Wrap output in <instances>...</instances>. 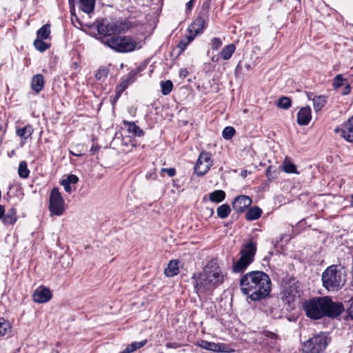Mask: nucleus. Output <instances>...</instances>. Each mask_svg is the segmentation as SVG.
I'll return each mask as SVG.
<instances>
[{
  "instance_id": "4c0bfd02",
  "label": "nucleus",
  "mask_w": 353,
  "mask_h": 353,
  "mask_svg": "<svg viewBox=\"0 0 353 353\" xmlns=\"http://www.w3.org/2000/svg\"><path fill=\"white\" fill-rule=\"evenodd\" d=\"M235 134V130L233 127H225L223 132L222 135L225 139H230Z\"/></svg>"
},
{
  "instance_id": "f03ea898",
  "label": "nucleus",
  "mask_w": 353,
  "mask_h": 353,
  "mask_svg": "<svg viewBox=\"0 0 353 353\" xmlns=\"http://www.w3.org/2000/svg\"><path fill=\"white\" fill-rule=\"evenodd\" d=\"M303 307L306 316L314 320L325 316L336 317L343 310L341 303L332 301L329 296L312 298L305 301Z\"/></svg>"
},
{
  "instance_id": "a19ab883",
  "label": "nucleus",
  "mask_w": 353,
  "mask_h": 353,
  "mask_svg": "<svg viewBox=\"0 0 353 353\" xmlns=\"http://www.w3.org/2000/svg\"><path fill=\"white\" fill-rule=\"evenodd\" d=\"M108 74V72L105 69H100L97 71L95 74V77L98 80H102Z\"/></svg>"
},
{
  "instance_id": "72a5a7b5",
  "label": "nucleus",
  "mask_w": 353,
  "mask_h": 353,
  "mask_svg": "<svg viewBox=\"0 0 353 353\" xmlns=\"http://www.w3.org/2000/svg\"><path fill=\"white\" fill-rule=\"evenodd\" d=\"M161 92L163 95H168L173 88V83L170 80L161 82Z\"/></svg>"
},
{
  "instance_id": "e433bc0d",
  "label": "nucleus",
  "mask_w": 353,
  "mask_h": 353,
  "mask_svg": "<svg viewBox=\"0 0 353 353\" xmlns=\"http://www.w3.org/2000/svg\"><path fill=\"white\" fill-rule=\"evenodd\" d=\"M43 40V39H37L34 41L35 48L41 52L46 51L49 48V45Z\"/></svg>"
},
{
  "instance_id": "5701e85b",
  "label": "nucleus",
  "mask_w": 353,
  "mask_h": 353,
  "mask_svg": "<svg viewBox=\"0 0 353 353\" xmlns=\"http://www.w3.org/2000/svg\"><path fill=\"white\" fill-rule=\"evenodd\" d=\"M95 0H79L80 9L87 14H90L93 12Z\"/></svg>"
},
{
  "instance_id": "6e6552de",
  "label": "nucleus",
  "mask_w": 353,
  "mask_h": 353,
  "mask_svg": "<svg viewBox=\"0 0 353 353\" xmlns=\"http://www.w3.org/2000/svg\"><path fill=\"white\" fill-rule=\"evenodd\" d=\"M97 29L99 37H96V39L101 42L103 37L110 38V37L121 32L118 22L108 19H102L97 21Z\"/></svg>"
},
{
  "instance_id": "a18cd8bd",
  "label": "nucleus",
  "mask_w": 353,
  "mask_h": 353,
  "mask_svg": "<svg viewBox=\"0 0 353 353\" xmlns=\"http://www.w3.org/2000/svg\"><path fill=\"white\" fill-rule=\"evenodd\" d=\"M194 5V0H190L186 3V10H191L192 8H193Z\"/></svg>"
},
{
  "instance_id": "8fccbe9b",
  "label": "nucleus",
  "mask_w": 353,
  "mask_h": 353,
  "mask_svg": "<svg viewBox=\"0 0 353 353\" xmlns=\"http://www.w3.org/2000/svg\"><path fill=\"white\" fill-rule=\"evenodd\" d=\"M219 57H220V56H219V55H217V56L214 55V56H213V57H212V59H212V61H213V62H217V61L219 60Z\"/></svg>"
},
{
  "instance_id": "37998d69",
  "label": "nucleus",
  "mask_w": 353,
  "mask_h": 353,
  "mask_svg": "<svg viewBox=\"0 0 353 353\" xmlns=\"http://www.w3.org/2000/svg\"><path fill=\"white\" fill-rule=\"evenodd\" d=\"M161 172H165L169 176L172 177L176 174V170L174 168H161Z\"/></svg>"
},
{
  "instance_id": "a211bd4d",
  "label": "nucleus",
  "mask_w": 353,
  "mask_h": 353,
  "mask_svg": "<svg viewBox=\"0 0 353 353\" xmlns=\"http://www.w3.org/2000/svg\"><path fill=\"white\" fill-rule=\"evenodd\" d=\"M11 334L12 325L10 322L4 318H0V336L8 338Z\"/></svg>"
},
{
  "instance_id": "ea45409f",
  "label": "nucleus",
  "mask_w": 353,
  "mask_h": 353,
  "mask_svg": "<svg viewBox=\"0 0 353 353\" xmlns=\"http://www.w3.org/2000/svg\"><path fill=\"white\" fill-rule=\"evenodd\" d=\"M343 78L341 74H338L334 79L333 85L335 88H338L343 85Z\"/></svg>"
},
{
  "instance_id": "09e8293b",
  "label": "nucleus",
  "mask_w": 353,
  "mask_h": 353,
  "mask_svg": "<svg viewBox=\"0 0 353 353\" xmlns=\"http://www.w3.org/2000/svg\"><path fill=\"white\" fill-rule=\"evenodd\" d=\"M5 214V210L3 206L0 205V219L3 221Z\"/></svg>"
},
{
  "instance_id": "cd10ccee",
  "label": "nucleus",
  "mask_w": 353,
  "mask_h": 353,
  "mask_svg": "<svg viewBox=\"0 0 353 353\" xmlns=\"http://www.w3.org/2000/svg\"><path fill=\"white\" fill-rule=\"evenodd\" d=\"M225 198V193L223 190H215L209 194V199L214 203H220Z\"/></svg>"
},
{
  "instance_id": "f3484780",
  "label": "nucleus",
  "mask_w": 353,
  "mask_h": 353,
  "mask_svg": "<svg viewBox=\"0 0 353 353\" xmlns=\"http://www.w3.org/2000/svg\"><path fill=\"white\" fill-rule=\"evenodd\" d=\"M205 28V20L203 17H198L191 24L189 29L192 35H196L201 33Z\"/></svg>"
},
{
  "instance_id": "6e6d98bb",
  "label": "nucleus",
  "mask_w": 353,
  "mask_h": 353,
  "mask_svg": "<svg viewBox=\"0 0 353 353\" xmlns=\"http://www.w3.org/2000/svg\"><path fill=\"white\" fill-rule=\"evenodd\" d=\"M185 72H186V70H184V72L183 70L181 71V75L183 74V76H185Z\"/></svg>"
},
{
  "instance_id": "39448f33",
  "label": "nucleus",
  "mask_w": 353,
  "mask_h": 353,
  "mask_svg": "<svg viewBox=\"0 0 353 353\" xmlns=\"http://www.w3.org/2000/svg\"><path fill=\"white\" fill-rule=\"evenodd\" d=\"M346 281V276L343 268L330 265L322 274L323 285L328 291H338Z\"/></svg>"
},
{
  "instance_id": "bf43d9fd",
  "label": "nucleus",
  "mask_w": 353,
  "mask_h": 353,
  "mask_svg": "<svg viewBox=\"0 0 353 353\" xmlns=\"http://www.w3.org/2000/svg\"><path fill=\"white\" fill-rule=\"evenodd\" d=\"M185 72H186V70H184V72L183 70L181 71V75L183 74V76H185Z\"/></svg>"
},
{
  "instance_id": "58836bf2",
  "label": "nucleus",
  "mask_w": 353,
  "mask_h": 353,
  "mask_svg": "<svg viewBox=\"0 0 353 353\" xmlns=\"http://www.w3.org/2000/svg\"><path fill=\"white\" fill-rule=\"evenodd\" d=\"M223 45L221 39L219 37H214L211 40V48L213 50H219Z\"/></svg>"
},
{
  "instance_id": "aec40b11",
  "label": "nucleus",
  "mask_w": 353,
  "mask_h": 353,
  "mask_svg": "<svg viewBox=\"0 0 353 353\" xmlns=\"http://www.w3.org/2000/svg\"><path fill=\"white\" fill-rule=\"evenodd\" d=\"M312 94H308L307 97L309 99H312L313 101V107L316 112L320 111L323 107L327 103V97L325 95L314 96L312 99L311 98Z\"/></svg>"
},
{
  "instance_id": "b1692460",
  "label": "nucleus",
  "mask_w": 353,
  "mask_h": 353,
  "mask_svg": "<svg viewBox=\"0 0 353 353\" xmlns=\"http://www.w3.org/2000/svg\"><path fill=\"white\" fill-rule=\"evenodd\" d=\"M17 211L14 208H11L7 210L6 213L4 214V217L3 219V222L5 224H14L17 221Z\"/></svg>"
},
{
  "instance_id": "864d4df0",
  "label": "nucleus",
  "mask_w": 353,
  "mask_h": 353,
  "mask_svg": "<svg viewBox=\"0 0 353 353\" xmlns=\"http://www.w3.org/2000/svg\"><path fill=\"white\" fill-rule=\"evenodd\" d=\"M167 347H174L175 346H174L173 345H171L170 343H168L167 344Z\"/></svg>"
},
{
  "instance_id": "79ce46f5",
  "label": "nucleus",
  "mask_w": 353,
  "mask_h": 353,
  "mask_svg": "<svg viewBox=\"0 0 353 353\" xmlns=\"http://www.w3.org/2000/svg\"><path fill=\"white\" fill-rule=\"evenodd\" d=\"M64 180L70 184H76L78 182L79 179L74 174H70Z\"/></svg>"
},
{
  "instance_id": "393cba45",
  "label": "nucleus",
  "mask_w": 353,
  "mask_h": 353,
  "mask_svg": "<svg viewBox=\"0 0 353 353\" xmlns=\"http://www.w3.org/2000/svg\"><path fill=\"white\" fill-rule=\"evenodd\" d=\"M235 50L236 47L234 44L231 43L227 45L221 50L219 53V56L222 59L225 61L228 60L231 58Z\"/></svg>"
},
{
  "instance_id": "f8f14e48",
  "label": "nucleus",
  "mask_w": 353,
  "mask_h": 353,
  "mask_svg": "<svg viewBox=\"0 0 353 353\" xmlns=\"http://www.w3.org/2000/svg\"><path fill=\"white\" fill-rule=\"evenodd\" d=\"M335 132L341 133V135L348 142L353 143V116L343 123L341 128H336Z\"/></svg>"
},
{
  "instance_id": "4468645a",
  "label": "nucleus",
  "mask_w": 353,
  "mask_h": 353,
  "mask_svg": "<svg viewBox=\"0 0 353 353\" xmlns=\"http://www.w3.org/2000/svg\"><path fill=\"white\" fill-rule=\"evenodd\" d=\"M32 296L34 301L43 303L51 299L52 294L48 288L41 286L34 292Z\"/></svg>"
},
{
  "instance_id": "c85d7f7f",
  "label": "nucleus",
  "mask_w": 353,
  "mask_h": 353,
  "mask_svg": "<svg viewBox=\"0 0 353 353\" xmlns=\"http://www.w3.org/2000/svg\"><path fill=\"white\" fill-rule=\"evenodd\" d=\"M262 213V210L259 207H252L248 210L246 213V219L254 221L258 219Z\"/></svg>"
},
{
  "instance_id": "7ed1b4c3",
  "label": "nucleus",
  "mask_w": 353,
  "mask_h": 353,
  "mask_svg": "<svg viewBox=\"0 0 353 353\" xmlns=\"http://www.w3.org/2000/svg\"><path fill=\"white\" fill-rule=\"evenodd\" d=\"M194 290L198 295L211 292L223 283L224 275L221 268L214 261H210L203 270L197 276L194 275Z\"/></svg>"
},
{
  "instance_id": "0eeeda50",
  "label": "nucleus",
  "mask_w": 353,
  "mask_h": 353,
  "mask_svg": "<svg viewBox=\"0 0 353 353\" xmlns=\"http://www.w3.org/2000/svg\"><path fill=\"white\" fill-rule=\"evenodd\" d=\"M329 341L326 333L321 332L303 343V351L305 353H321L327 346Z\"/></svg>"
},
{
  "instance_id": "680f3d73",
  "label": "nucleus",
  "mask_w": 353,
  "mask_h": 353,
  "mask_svg": "<svg viewBox=\"0 0 353 353\" xmlns=\"http://www.w3.org/2000/svg\"><path fill=\"white\" fill-rule=\"evenodd\" d=\"M278 1L281 2V0H278Z\"/></svg>"
},
{
  "instance_id": "2eb2a0df",
  "label": "nucleus",
  "mask_w": 353,
  "mask_h": 353,
  "mask_svg": "<svg viewBox=\"0 0 353 353\" xmlns=\"http://www.w3.org/2000/svg\"><path fill=\"white\" fill-rule=\"evenodd\" d=\"M252 203L251 199L245 195L236 196L232 202V206L234 210L239 212H243Z\"/></svg>"
},
{
  "instance_id": "1a4fd4ad",
  "label": "nucleus",
  "mask_w": 353,
  "mask_h": 353,
  "mask_svg": "<svg viewBox=\"0 0 353 353\" xmlns=\"http://www.w3.org/2000/svg\"><path fill=\"white\" fill-rule=\"evenodd\" d=\"M49 210L52 216H61L65 211L64 199L57 188H54L50 194Z\"/></svg>"
},
{
  "instance_id": "9d476101",
  "label": "nucleus",
  "mask_w": 353,
  "mask_h": 353,
  "mask_svg": "<svg viewBox=\"0 0 353 353\" xmlns=\"http://www.w3.org/2000/svg\"><path fill=\"white\" fill-rule=\"evenodd\" d=\"M213 164V161L211 158V154L202 151L196 161L194 170L197 175L203 176L206 174Z\"/></svg>"
},
{
  "instance_id": "bb28decb",
  "label": "nucleus",
  "mask_w": 353,
  "mask_h": 353,
  "mask_svg": "<svg viewBox=\"0 0 353 353\" xmlns=\"http://www.w3.org/2000/svg\"><path fill=\"white\" fill-rule=\"evenodd\" d=\"M283 170L288 174H299L296 170V166L288 158H285L282 165Z\"/></svg>"
},
{
  "instance_id": "423d86ee",
  "label": "nucleus",
  "mask_w": 353,
  "mask_h": 353,
  "mask_svg": "<svg viewBox=\"0 0 353 353\" xmlns=\"http://www.w3.org/2000/svg\"><path fill=\"white\" fill-rule=\"evenodd\" d=\"M256 251V246L253 242L250 241L243 245L240 251L241 257L236 261H232V271L234 273L244 272L254 261Z\"/></svg>"
},
{
  "instance_id": "052dcab7",
  "label": "nucleus",
  "mask_w": 353,
  "mask_h": 353,
  "mask_svg": "<svg viewBox=\"0 0 353 353\" xmlns=\"http://www.w3.org/2000/svg\"><path fill=\"white\" fill-rule=\"evenodd\" d=\"M288 294L291 295L292 296H295L294 294H293L292 292H291V291L290 292H288Z\"/></svg>"
},
{
  "instance_id": "c03bdc74",
  "label": "nucleus",
  "mask_w": 353,
  "mask_h": 353,
  "mask_svg": "<svg viewBox=\"0 0 353 353\" xmlns=\"http://www.w3.org/2000/svg\"><path fill=\"white\" fill-rule=\"evenodd\" d=\"M61 184L63 186L65 192L70 193L72 191L70 184L65 181L64 179L61 181Z\"/></svg>"
},
{
  "instance_id": "4be33fe9",
  "label": "nucleus",
  "mask_w": 353,
  "mask_h": 353,
  "mask_svg": "<svg viewBox=\"0 0 353 353\" xmlns=\"http://www.w3.org/2000/svg\"><path fill=\"white\" fill-rule=\"evenodd\" d=\"M179 262L177 260L170 261L167 268L165 269V274L169 277L178 274L179 270Z\"/></svg>"
},
{
  "instance_id": "13d9d810",
  "label": "nucleus",
  "mask_w": 353,
  "mask_h": 353,
  "mask_svg": "<svg viewBox=\"0 0 353 353\" xmlns=\"http://www.w3.org/2000/svg\"><path fill=\"white\" fill-rule=\"evenodd\" d=\"M185 72H186V70H184V72L183 70L181 71V75L183 74V76H185Z\"/></svg>"
},
{
  "instance_id": "9b49d317",
  "label": "nucleus",
  "mask_w": 353,
  "mask_h": 353,
  "mask_svg": "<svg viewBox=\"0 0 353 353\" xmlns=\"http://www.w3.org/2000/svg\"><path fill=\"white\" fill-rule=\"evenodd\" d=\"M262 339L259 343L262 347L268 350L276 352L279 350L277 346V335L269 331H264L261 334Z\"/></svg>"
},
{
  "instance_id": "2f4dec72",
  "label": "nucleus",
  "mask_w": 353,
  "mask_h": 353,
  "mask_svg": "<svg viewBox=\"0 0 353 353\" xmlns=\"http://www.w3.org/2000/svg\"><path fill=\"white\" fill-rule=\"evenodd\" d=\"M231 212L228 204H222L217 208V215L221 219H225L228 216Z\"/></svg>"
},
{
  "instance_id": "7c9ffc66",
  "label": "nucleus",
  "mask_w": 353,
  "mask_h": 353,
  "mask_svg": "<svg viewBox=\"0 0 353 353\" xmlns=\"http://www.w3.org/2000/svg\"><path fill=\"white\" fill-rule=\"evenodd\" d=\"M37 39H46L49 37L50 34V25L46 24L37 30Z\"/></svg>"
},
{
  "instance_id": "ddd939ff",
  "label": "nucleus",
  "mask_w": 353,
  "mask_h": 353,
  "mask_svg": "<svg viewBox=\"0 0 353 353\" xmlns=\"http://www.w3.org/2000/svg\"><path fill=\"white\" fill-rule=\"evenodd\" d=\"M197 345L207 350L216 352H228V347L222 343H216L214 342H210L205 340H199L197 341Z\"/></svg>"
},
{
  "instance_id": "3c124183",
  "label": "nucleus",
  "mask_w": 353,
  "mask_h": 353,
  "mask_svg": "<svg viewBox=\"0 0 353 353\" xmlns=\"http://www.w3.org/2000/svg\"><path fill=\"white\" fill-rule=\"evenodd\" d=\"M241 175L243 178L246 177L248 175V171L247 170L242 171Z\"/></svg>"
},
{
  "instance_id": "dca6fc26",
  "label": "nucleus",
  "mask_w": 353,
  "mask_h": 353,
  "mask_svg": "<svg viewBox=\"0 0 353 353\" xmlns=\"http://www.w3.org/2000/svg\"><path fill=\"white\" fill-rule=\"evenodd\" d=\"M312 119V111L309 106L303 107L297 113V123L300 125H307Z\"/></svg>"
},
{
  "instance_id": "c9c22d12",
  "label": "nucleus",
  "mask_w": 353,
  "mask_h": 353,
  "mask_svg": "<svg viewBox=\"0 0 353 353\" xmlns=\"http://www.w3.org/2000/svg\"><path fill=\"white\" fill-rule=\"evenodd\" d=\"M291 99L288 97H281L277 101V106L280 108L288 110L291 106Z\"/></svg>"
},
{
  "instance_id": "c756f323",
  "label": "nucleus",
  "mask_w": 353,
  "mask_h": 353,
  "mask_svg": "<svg viewBox=\"0 0 353 353\" xmlns=\"http://www.w3.org/2000/svg\"><path fill=\"white\" fill-rule=\"evenodd\" d=\"M147 343V340L139 342H133L128 345L127 347L121 353H131L137 349L143 347Z\"/></svg>"
},
{
  "instance_id": "20e7f679",
  "label": "nucleus",
  "mask_w": 353,
  "mask_h": 353,
  "mask_svg": "<svg viewBox=\"0 0 353 353\" xmlns=\"http://www.w3.org/2000/svg\"><path fill=\"white\" fill-rule=\"evenodd\" d=\"M101 43L119 53L132 52L141 48V42L128 36L114 35L110 38L103 37Z\"/></svg>"
},
{
  "instance_id": "e2e57ef3",
  "label": "nucleus",
  "mask_w": 353,
  "mask_h": 353,
  "mask_svg": "<svg viewBox=\"0 0 353 353\" xmlns=\"http://www.w3.org/2000/svg\"><path fill=\"white\" fill-rule=\"evenodd\" d=\"M159 353H163V352H159Z\"/></svg>"
},
{
  "instance_id": "f257e3e1",
  "label": "nucleus",
  "mask_w": 353,
  "mask_h": 353,
  "mask_svg": "<svg viewBox=\"0 0 353 353\" xmlns=\"http://www.w3.org/2000/svg\"><path fill=\"white\" fill-rule=\"evenodd\" d=\"M239 285L242 293L252 301L266 298L271 291L270 278L262 271H252L243 274Z\"/></svg>"
},
{
  "instance_id": "4d7b16f0",
  "label": "nucleus",
  "mask_w": 353,
  "mask_h": 353,
  "mask_svg": "<svg viewBox=\"0 0 353 353\" xmlns=\"http://www.w3.org/2000/svg\"><path fill=\"white\" fill-rule=\"evenodd\" d=\"M185 72H186V70H184V72L183 70L181 71V75L183 74V76H185Z\"/></svg>"
},
{
  "instance_id": "473e14b6",
  "label": "nucleus",
  "mask_w": 353,
  "mask_h": 353,
  "mask_svg": "<svg viewBox=\"0 0 353 353\" xmlns=\"http://www.w3.org/2000/svg\"><path fill=\"white\" fill-rule=\"evenodd\" d=\"M18 174L21 178L26 179L28 177L30 171L28 168V165L26 161H21L19 163Z\"/></svg>"
},
{
  "instance_id": "f704fd0d",
  "label": "nucleus",
  "mask_w": 353,
  "mask_h": 353,
  "mask_svg": "<svg viewBox=\"0 0 353 353\" xmlns=\"http://www.w3.org/2000/svg\"><path fill=\"white\" fill-rule=\"evenodd\" d=\"M195 38V35H192L190 33L188 36L185 37V38L181 39L178 44V48H180L181 52L183 51L189 43H190Z\"/></svg>"
},
{
  "instance_id": "de8ad7c7",
  "label": "nucleus",
  "mask_w": 353,
  "mask_h": 353,
  "mask_svg": "<svg viewBox=\"0 0 353 353\" xmlns=\"http://www.w3.org/2000/svg\"><path fill=\"white\" fill-rule=\"evenodd\" d=\"M99 150V147L97 145H94V144L92 145L91 149L90 150L91 154H94Z\"/></svg>"
},
{
  "instance_id": "603ef678",
  "label": "nucleus",
  "mask_w": 353,
  "mask_h": 353,
  "mask_svg": "<svg viewBox=\"0 0 353 353\" xmlns=\"http://www.w3.org/2000/svg\"><path fill=\"white\" fill-rule=\"evenodd\" d=\"M70 153L73 155V156H75V157H80L81 156V153H77V152H74L72 151H70Z\"/></svg>"
},
{
  "instance_id": "5fc2aeb1",
  "label": "nucleus",
  "mask_w": 353,
  "mask_h": 353,
  "mask_svg": "<svg viewBox=\"0 0 353 353\" xmlns=\"http://www.w3.org/2000/svg\"><path fill=\"white\" fill-rule=\"evenodd\" d=\"M351 205L353 207V194L351 196Z\"/></svg>"
},
{
  "instance_id": "49530a36",
  "label": "nucleus",
  "mask_w": 353,
  "mask_h": 353,
  "mask_svg": "<svg viewBox=\"0 0 353 353\" xmlns=\"http://www.w3.org/2000/svg\"><path fill=\"white\" fill-rule=\"evenodd\" d=\"M348 312H349L350 316L353 319V300L352 301L350 306L348 309Z\"/></svg>"
},
{
  "instance_id": "412c9836",
  "label": "nucleus",
  "mask_w": 353,
  "mask_h": 353,
  "mask_svg": "<svg viewBox=\"0 0 353 353\" xmlns=\"http://www.w3.org/2000/svg\"><path fill=\"white\" fill-rule=\"evenodd\" d=\"M33 131V128L30 125H27L23 128L17 130L16 132L17 136L22 139L21 145H23L25 143V141L31 137Z\"/></svg>"
},
{
  "instance_id": "6ab92c4d",
  "label": "nucleus",
  "mask_w": 353,
  "mask_h": 353,
  "mask_svg": "<svg viewBox=\"0 0 353 353\" xmlns=\"http://www.w3.org/2000/svg\"><path fill=\"white\" fill-rule=\"evenodd\" d=\"M44 86L43 77L40 74H35L31 80V88L36 93H39L42 90Z\"/></svg>"
},
{
  "instance_id": "a878e982",
  "label": "nucleus",
  "mask_w": 353,
  "mask_h": 353,
  "mask_svg": "<svg viewBox=\"0 0 353 353\" xmlns=\"http://www.w3.org/2000/svg\"><path fill=\"white\" fill-rule=\"evenodd\" d=\"M123 123L125 125L128 127V132L133 136L141 137L143 135V131L134 122L124 121Z\"/></svg>"
}]
</instances>
